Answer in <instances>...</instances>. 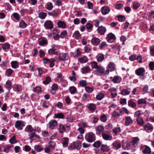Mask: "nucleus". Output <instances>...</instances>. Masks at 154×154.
<instances>
[{
	"label": "nucleus",
	"mask_w": 154,
	"mask_h": 154,
	"mask_svg": "<svg viewBox=\"0 0 154 154\" xmlns=\"http://www.w3.org/2000/svg\"><path fill=\"white\" fill-rule=\"evenodd\" d=\"M78 60L81 63H85L87 62L88 59L87 57L85 56L82 58H79Z\"/></svg>",
	"instance_id": "obj_31"
},
{
	"label": "nucleus",
	"mask_w": 154,
	"mask_h": 154,
	"mask_svg": "<svg viewBox=\"0 0 154 154\" xmlns=\"http://www.w3.org/2000/svg\"><path fill=\"white\" fill-rule=\"evenodd\" d=\"M141 115L140 112V110H138L134 113V116L135 117L137 118H140V116Z\"/></svg>",
	"instance_id": "obj_61"
},
{
	"label": "nucleus",
	"mask_w": 154,
	"mask_h": 154,
	"mask_svg": "<svg viewBox=\"0 0 154 154\" xmlns=\"http://www.w3.org/2000/svg\"><path fill=\"white\" fill-rule=\"evenodd\" d=\"M112 131L113 133L115 135H116L118 132H120L121 131V129L120 128H117L113 129Z\"/></svg>",
	"instance_id": "obj_53"
},
{
	"label": "nucleus",
	"mask_w": 154,
	"mask_h": 154,
	"mask_svg": "<svg viewBox=\"0 0 154 154\" xmlns=\"http://www.w3.org/2000/svg\"><path fill=\"white\" fill-rule=\"evenodd\" d=\"M44 26L47 29H51L52 28L53 26V22L50 20H47L44 23Z\"/></svg>",
	"instance_id": "obj_7"
},
{
	"label": "nucleus",
	"mask_w": 154,
	"mask_h": 154,
	"mask_svg": "<svg viewBox=\"0 0 154 154\" xmlns=\"http://www.w3.org/2000/svg\"><path fill=\"white\" fill-rule=\"evenodd\" d=\"M104 97V94L102 93H100L97 95L96 98L98 100H101Z\"/></svg>",
	"instance_id": "obj_37"
},
{
	"label": "nucleus",
	"mask_w": 154,
	"mask_h": 154,
	"mask_svg": "<svg viewBox=\"0 0 154 154\" xmlns=\"http://www.w3.org/2000/svg\"><path fill=\"white\" fill-rule=\"evenodd\" d=\"M51 81V78L49 77H47L45 80L43 82V83L45 84H47L49 83Z\"/></svg>",
	"instance_id": "obj_48"
},
{
	"label": "nucleus",
	"mask_w": 154,
	"mask_h": 154,
	"mask_svg": "<svg viewBox=\"0 0 154 154\" xmlns=\"http://www.w3.org/2000/svg\"><path fill=\"white\" fill-rule=\"evenodd\" d=\"M10 47V44L8 43H5L2 45V48L4 50L9 49Z\"/></svg>",
	"instance_id": "obj_28"
},
{
	"label": "nucleus",
	"mask_w": 154,
	"mask_h": 154,
	"mask_svg": "<svg viewBox=\"0 0 154 154\" xmlns=\"http://www.w3.org/2000/svg\"><path fill=\"white\" fill-rule=\"evenodd\" d=\"M55 60V59H54V58H51L49 60V62L50 63V67H52L54 66V62Z\"/></svg>",
	"instance_id": "obj_50"
},
{
	"label": "nucleus",
	"mask_w": 154,
	"mask_h": 154,
	"mask_svg": "<svg viewBox=\"0 0 154 154\" xmlns=\"http://www.w3.org/2000/svg\"><path fill=\"white\" fill-rule=\"evenodd\" d=\"M50 128L53 129L57 124V122L55 120H51L48 123Z\"/></svg>",
	"instance_id": "obj_12"
},
{
	"label": "nucleus",
	"mask_w": 154,
	"mask_h": 154,
	"mask_svg": "<svg viewBox=\"0 0 154 154\" xmlns=\"http://www.w3.org/2000/svg\"><path fill=\"white\" fill-rule=\"evenodd\" d=\"M42 91L41 88L40 87H37L33 89V91L35 92L39 93Z\"/></svg>",
	"instance_id": "obj_54"
},
{
	"label": "nucleus",
	"mask_w": 154,
	"mask_h": 154,
	"mask_svg": "<svg viewBox=\"0 0 154 154\" xmlns=\"http://www.w3.org/2000/svg\"><path fill=\"white\" fill-rule=\"evenodd\" d=\"M11 146L9 145H7L4 149V152L8 153L10 151Z\"/></svg>",
	"instance_id": "obj_64"
},
{
	"label": "nucleus",
	"mask_w": 154,
	"mask_h": 154,
	"mask_svg": "<svg viewBox=\"0 0 154 154\" xmlns=\"http://www.w3.org/2000/svg\"><path fill=\"white\" fill-rule=\"evenodd\" d=\"M102 136L103 138L105 140H110L112 139V136L106 132L103 133H102Z\"/></svg>",
	"instance_id": "obj_14"
},
{
	"label": "nucleus",
	"mask_w": 154,
	"mask_h": 154,
	"mask_svg": "<svg viewBox=\"0 0 154 154\" xmlns=\"http://www.w3.org/2000/svg\"><path fill=\"white\" fill-rule=\"evenodd\" d=\"M33 131H34V129L31 125H27L25 129V131L26 132H31Z\"/></svg>",
	"instance_id": "obj_30"
},
{
	"label": "nucleus",
	"mask_w": 154,
	"mask_h": 154,
	"mask_svg": "<svg viewBox=\"0 0 154 154\" xmlns=\"http://www.w3.org/2000/svg\"><path fill=\"white\" fill-rule=\"evenodd\" d=\"M96 72L97 75H101L105 72L104 68L101 66H99L96 69Z\"/></svg>",
	"instance_id": "obj_10"
},
{
	"label": "nucleus",
	"mask_w": 154,
	"mask_h": 154,
	"mask_svg": "<svg viewBox=\"0 0 154 154\" xmlns=\"http://www.w3.org/2000/svg\"><path fill=\"white\" fill-rule=\"evenodd\" d=\"M82 73L83 74H86L89 72L90 71V67L87 66L83 67L82 68Z\"/></svg>",
	"instance_id": "obj_21"
},
{
	"label": "nucleus",
	"mask_w": 154,
	"mask_h": 154,
	"mask_svg": "<svg viewBox=\"0 0 154 154\" xmlns=\"http://www.w3.org/2000/svg\"><path fill=\"white\" fill-rule=\"evenodd\" d=\"M98 66H99L96 62L94 61L91 62V67L92 68L96 69Z\"/></svg>",
	"instance_id": "obj_43"
},
{
	"label": "nucleus",
	"mask_w": 154,
	"mask_h": 154,
	"mask_svg": "<svg viewBox=\"0 0 154 154\" xmlns=\"http://www.w3.org/2000/svg\"><path fill=\"white\" fill-rule=\"evenodd\" d=\"M124 112L125 113L127 114H128L129 113V111L128 109L125 108V107H124L122 108L120 111V113H122L123 112Z\"/></svg>",
	"instance_id": "obj_63"
},
{
	"label": "nucleus",
	"mask_w": 154,
	"mask_h": 154,
	"mask_svg": "<svg viewBox=\"0 0 154 154\" xmlns=\"http://www.w3.org/2000/svg\"><path fill=\"white\" fill-rule=\"evenodd\" d=\"M57 25L59 28L64 29L66 27V24L65 22L60 20L58 21Z\"/></svg>",
	"instance_id": "obj_17"
},
{
	"label": "nucleus",
	"mask_w": 154,
	"mask_h": 154,
	"mask_svg": "<svg viewBox=\"0 0 154 154\" xmlns=\"http://www.w3.org/2000/svg\"><path fill=\"white\" fill-rule=\"evenodd\" d=\"M68 138L67 137H65L64 138V140L63 142V146L66 147L68 146Z\"/></svg>",
	"instance_id": "obj_35"
},
{
	"label": "nucleus",
	"mask_w": 154,
	"mask_h": 154,
	"mask_svg": "<svg viewBox=\"0 0 154 154\" xmlns=\"http://www.w3.org/2000/svg\"><path fill=\"white\" fill-rule=\"evenodd\" d=\"M140 4L137 2H135L133 3V7L134 10H137L140 6Z\"/></svg>",
	"instance_id": "obj_46"
},
{
	"label": "nucleus",
	"mask_w": 154,
	"mask_h": 154,
	"mask_svg": "<svg viewBox=\"0 0 154 154\" xmlns=\"http://www.w3.org/2000/svg\"><path fill=\"white\" fill-rule=\"evenodd\" d=\"M91 42L93 44L97 45L100 43V40L99 38L94 37L92 38Z\"/></svg>",
	"instance_id": "obj_25"
},
{
	"label": "nucleus",
	"mask_w": 154,
	"mask_h": 154,
	"mask_svg": "<svg viewBox=\"0 0 154 154\" xmlns=\"http://www.w3.org/2000/svg\"><path fill=\"white\" fill-rule=\"evenodd\" d=\"M110 11L109 8L107 6H103L101 8V12L103 15H106L108 14Z\"/></svg>",
	"instance_id": "obj_8"
},
{
	"label": "nucleus",
	"mask_w": 154,
	"mask_h": 154,
	"mask_svg": "<svg viewBox=\"0 0 154 154\" xmlns=\"http://www.w3.org/2000/svg\"><path fill=\"white\" fill-rule=\"evenodd\" d=\"M34 149L37 152H40L43 150V148L39 145H35L34 147Z\"/></svg>",
	"instance_id": "obj_34"
},
{
	"label": "nucleus",
	"mask_w": 154,
	"mask_h": 154,
	"mask_svg": "<svg viewBox=\"0 0 154 154\" xmlns=\"http://www.w3.org/2000/svg\"><path fill=\"white\" fill-rule=\"evenodd\" d=\"M79 84L82 87H85L87 84L86 81L84 80H81L79 82Z\"/></svg>",
	"instance_id": "obj_57"
},
{
	"label": "nucleus",
	"mask_w": 154,
	"mask_h": 154,
	"mask_svg": "<svg viewBox=\"0 0 154 154\" xmlns=\"http://www.w3.org/2000/svg\"><path fill=\"white\" fill-rule=\"evenodd\" d=\"M113 146L116 149H118L120 148L121 145L120 143L117 141H115L113 143Z\"/></svg>",
	"instance_id": "obj_27"
},
{
	"label": "nucleus",
	"mask_w": 154,
	"mask_h": 154,
	"mask_svg": "<svg viewBox=\"0 0 154 154\" xmlns=\"http://www.w3.org/2000/svg\"><path fill=\"white\" fill-rule=\"evenodd\" d=\"M67 34V32L66 30H63L60 34V37L61 38H65Z\"/></svg>",
	"instance_id": "obj_45"
},
{
	"label": "nucleus",
	"mask_w": 154,
	"mask_h": 154,
	"mask_svg": "<svg viewBox=\"0 0 154 154\" xmlns=\"http://www.w3.org/2000/svg\"><path fill=\"white\" fill-rule=\"evenodd\" d=\"M116 68L115 65L114 63L112 62H110L108 64L105 73L106 74H109L110 71H112L115 69Z\"/></svg>",
	"instance_id": "obj_2"
},
{
	"label": "nucleus",
	"mask_w": 154,
	"mask_h": 154,
	"mask_svg": "<svg viewBox=\"0 0 154 154\" xmlns=\"http://www.w3.org/2000/svg\"><path fill=\"white\" fill-rule=\"evenodd\" d=\"M49 14L50 15L54 17H57L58 15V13L55 11H53L49 13Z\"/></svg>",
	"instance_id": "obj_55"
},
{
	"label": "nucleus",
	"mask_w": 154,
	"mask_h": 154,
	"mask_svg": "<svg viewBox=\"0 0 154 154\" xmlns=\"http://www.w3.org/2000/svg\"><path fill=\"white\" fill-rule=\"evenodd\" d=\"M69 89L71 94H74L77 91L76 88L74 86H71L69 87Z\"/></svg>",
	"instance_id": "obj_39"
},
{
	"label": "nucleus",
	"mask_w": 154,
	"mask_h": 154,
	"mask_svg": "<svg viewBox=\"0 0 154 154\" xmlns=\"http://www.w3.org/2000/svg\"><path fill=\"white\" fill-rule=\"evenodd\" d=\"M140 149L142 150L143 153L150 154L151 153V150L150 148L146 145H141L140 146Z\"/></svg>",
	"instance_id": "obj_5"
},
{
	"label": "nucleus",
	"mask_w": 154,
	"mask_h": 154,
	"mask_svg": "<svg viewBox=\"0 0 154 154\" xmlns=\"http://www.w3.org/2000/svg\"><path fill=\"white\" fill-rule=\"evenodd\" d=\"M88 108L92 112L94 111L95 109V105L93 103H91L89 105Z\"/></svg>",
	"instance_id": "obj_36"
},
{
	"label": "nucleus",
	"mask_w": 154,
	"mask_h": 154,
	"mask_svg": "<svg viewBox=\"0 0 154 154\" xmlns=\"http://www.w3.org/2000/svg\"><path fill=\"white\" fill-rule=\"evenodd\" d=\"M145 69L143 68H140L137 69L136 71V74L138 75H142L145 72Z\"/></svg>",
	"instance_id": "obj_16"
},
{
	"label": "nucleus",
	"mask_w": 154,
	"mask_h": 154,
	"mask_svg": "<svg viewBox=\"0 0 154 154\" xmlns=\"http://www.w3.org/2000/svg\"><path fill=\"white\" fill-rule=\"evenodd\" d=\"M39 17L41 19H44L46 16V14L44 12H40L39 14Z\"/></svg>",
	"instance_id": "obj_52"
},
{
	"label": "nucleus",
	"mask_w": 154,
	"mask_h": 154,
	"mask_svg": "<svg viewBox=\"0 0 154 154\" xmlns=\"http://www.w3.org/2000/svg\"><path fill=\"white\" fill-rule=\"evenodd\" d=\"M121 114V113L120 112V111L119 112H118L116 110H115L112 113V116L113 117L118 119L119 118L121 115H122Z\"/></svg>",
	"instance_id": "obj_23"
},
{
	"label": "nucleus",
	"mask_w": 154,
	"mask_h": 154,
	"mask_svg": "<svg viewBox=\"0 0 154 154\" xmlns=\"http://www.w3.org/2000/svg\"><path fill=\"white\" fill-rule=\"evenodd\" d=\"M121 78L118 76L116 75L112 78V81L115 83H119L122 81Z\"/></svg>",
	"instance_id": "obj_11"
},
{
	"label": "nucleus",
	"mask_w": 154,
	"mask_h": 154,
	"mask_svg": "<svg viewBox=\"0 0 154 154\" xmlns=\"http://www.w3.org/2000/svg\"><path fill=\"white\" fill-rule=\"evenodd\" d=\"M73 35L75 38L76 39L80 37L81 35L78 31H76L73 34Z\"/></svg>",
	"instance_id": "obj_56"
},
{
	"label": "nucleus",
	"mask_w": 154,
	"mask_h": 154,
	"mask_svg": "<svg viewBox=\"0 0 154 154\" xmlns=\"http://www.w3.org/2000/svg\"><path fill=\"white\" fill-rule=\"evenodd\" d=\"M96 130L99 132L100 133L104 130V128L103 126L100 125L97 127Z\"/></svg>",
	"instance_id": "obj_58"
},
{
	"label": "nucleus",
	"mask_w": 154,
	"mask_h": 154,
	"mask_svg": "<svg viewBox=\"0 0 154 154\" xmlns=\"http://www.w3.org/2000/svg\"><path fill=\"white\" fill-rule=\"evenodd\" d=\"M48 43V41L47 40L42 39L38 43L39 45L41 46H43L44 45L47 44Z\"/></svg>",
	"instance_id": "obj_42"
},
{
	"label": "nucleus",
	"mask_w": 154,
	"mask_h": 154,
	"mask_svg": "<svg viewBox=\"0 0 154 154\" xmlns=\"http://www.w3.org/2000/svg\"><path fill=\"white\" fill-rule=\"evenodd\" d=\"M68 56L67 54L62 53L60 54L58 57H56L55 60L57 61L62 60L64 61L67 60L68 58Z\"/></svg>",
	"instance_id": "obj_3"
},
{
	"label": "nucleus",
	"mask_w": 154,
	"mask_h": 154,
	"mask_svg": "<svg viewBox=\"0 0 154 154\" xmlns=\"http://www.w3.org/2000/svg\"><path fill=\"white\" fill-rule=\"evenodd\" d=\"M138 103L139 104H146V101L145 99H140L138 100L137 101Z\"/></svg>",
	"instance_id": "obj_59"
},
{
	"label": "nucleus",
	"mask_w": 154,
	"mask_h": 154,
	"mask_svg": "<svg viewBox=\"0 0 154 154\" xmlns=\"http://www.w3.org/2000/svg\"><path fill=\"white\" fill-rule=\"evenodd\" d=\"M10 142L11 144H14L17 142L15 139V136L11 138L10 139Z\"/></svg>",
	"instance_id": "obj_47"
},
{
	"label": "nucleus",
	"mask_w": 154,
	"mask_h": 154,
	"mask_svg": "<svg viewBox=\"0 0 154 154\" xmlns=\"http://www.w3.org/2000/svg\"><path fill=\"white\" fill-rule=\"evenodd\" d=\"M139 141V139L138 137H135L133 138L132 140V145L134 146H135V145H137Z\"/></svg>",
	"instance_id": "obj_24"
},
{
	"label": "nucleus",
	"mask_w": 154,
	"mask_h": 154,
	"mask_svg": "<svg viewBox=\"0 0 154 154\" xmlns=\"http://www.w3.org/2000/svg\"><path fill=\"white\" fill-rule=\"evenodd\" d=\"M137 121L138 124L140 126L143 125L144 124V122L143 119L141 118H139L137 119Z\"/></svg>",
	"instance_id": "obj_33"
},
{
	"label": "nucleus",
	"mask_w": 154,
	"mask_h": 154,
	"mask_svg": "<svg viewBox=\"0 0 154 154\" xmlns=\"http://www.w3.org/2000/svg\"><path fill=\"white\" fill-rule=\"evenodd\" d=\"M53 8L52 4L50 2H49L47 4L46 8L49 10H51Z\"/></svg>",
	"instance_id": "obj_38"
},
{
	"label": "nucleus",
	"mask_w": 154,
	"mask_h": 154,
	"mask_svg": "<svg viewBox=\"0 0 154 154\" xmlns=\"http://www.w3.org/2000/svg\"><path fill=\"white\" fill-rule=\"evenodd\" d=\"M70 147L72 149L75 148L79 149L81 147V143L80 141L75 142L71 145Z\"/></svg>",
	"instance_id": "obj_6"
},
{
	"label": "nucleus",
	"mask_w": 154,
	"mask_h": 154,
	"mask_svg": "<svg viewBox=\"0 0 154 154\" xmlns=\"http://www.w3.org/2000/svg\"><path fill=\"white\" fill-rule=\"evenodd\" d=\"M101 144V142L100 141H98L95 142L94 143L93 146L95 147L98 148L100 146Z\"/></svg>",
	"instance_id": "obj_51"
},
{
	"label": "nucleus",
	"mask_w": 154,
	"mask_h": 154,
	"mask_svg": "<svg viewBox=\"0 0 154 154\" xmlns=\"http://www.w3.org/2000/svg\"><path fill=\"white\" fill-rule=\"evenodd\" d=\"M130 93V89L128 88V89H123L121 92V94L125 96L129 94Z\"/></svg>",
	"instance_id": "obj_20"
},
{
	"label": "nucleus",
	"mask_w": 154,
	"mask_h": 154,
	"mask_svg": "<svg viewBox=\"0 0 154 154\" xmlns=\"http://www.w3.org/2000/svg\"><path fill=\"white\" fill-rule=\"evenodd\" d=\"M65 128L64 125L62 124L59 125V131L60 133H63L65 131Z\"/></svg>",
	"instance_id": "obj_29"
},
{
	"label": "nucleus",
	"mask_w": 154,
	"mask_h": 154,
	"mask_svg": "<svg viewBox=\"0 0 154 154\" xmlns=\"http://www.w3.org/2000/svg\"><path fill=\"white\" fill-rule=\"evenodd\" d=\"M69 79L71 81L73 82H75L76 79L75 73L74 70L72 71V75L69 77Z\"/></svg>",
	"instance_id": "obj_19"
},
{
	"label": "nucleus",
	"mask_w": 154,
	"mask_h": 154,
	"mask_svg": "<svg viewBox=\"0 0 154 154\" xmlns=\"http://www.w3.org/2000/svg\"><path fill=\"white\" fill-rule=\"evenodd\" d=\"M13 16L17 20H20V15L17 13H14L12 14Z\"/></svg>",
	"instance_id": "obj_49"
},
{
	"label": "nucleus",
	"mask_w": 154,
	"mask_h": 154,
	"mask_svg": "<svg viewBox=\"0 0 154 154\" xmlns=\"http://www.w3.org/2000/svg\"><path fill=\"white\" fill-rule=\"evenodd\" d=\"M106 39L107 41L109 42L112 40H115L116 39L115 35L112 33H110L108 34L106 37Z\"/></svg>",
	"instance_id": "obj_13"
},
{
	"label": "nucleus",
	"mask_w": 154,
	"mask_h": 154,
	"mask_svg": "<svg viewBox=\"0 0 154 154\" xmlns=\"http://www.w3.org/2000/svg\"><path fill=\"white\" fill-rule=\"evenodd\" d=\"M11 66L13 68H16L18 67V64L16 61H13L11 62Z\"/></svg>",
	"instance_id": "obj_40"
},
{
	"label": "nucleus",
	"mask_w": 154,
	"mask_h": 154,
	"mask_svg": "<svg viewBox=\"0 0 154 154\" xmlns=\"http://www.w3.org/2000/svg\"><path fill=\"white\" fill-rule=\"evenodd\" d=\"M85 138L88 142H92L95 140V136L92 133H89L85 135Z\"/></svg>",
	"instance_id": "obj_1"
},
{
	"label": "nucleus",
	"mask_w": 154,
	"mask_h": 154,
	"mask_svg": "<svg viewBox=\"0 0 154 154\" xmlns=\"http://www.w3.org/2000/svg\"><path fill=\"white\" fill-rule=\"evenodd\" d=\"M20 27L22 28H25L27 26V24L23 20H22L19 23Z\"/></svg>",
	"instance_id": "obj_32"
},
{
	"label": "nucleus",
	"mask_w": 154,
	"mask_h": 154,
	"mask_svg": "<svg viewBox=\"0 0 154 154\" xmlns=\"http://www.w3.org/2000/svg\"><path fill=\"white\" fill-rule=\"evenodd\" d=\"M25 124L24 123L20 120H17L16 122L15 126V127L18 129L20 130H22L23 127L25 126Z\"/></svg>",
	"instance_id": "obj_4"
},
{
	"label": "nucleus",
	"mask_w": 154,
	"mask_h": 154,
	"mask_svg": "<svg viewBox=\"0 0 154 154\" xmlns=\"http://www.w3.org/2000/svg\"><path fill=\"white\" fill-rule=\"evenodd\" d=\"M13 72V70L11 69H8L6 71V74L8 76H10Z\"/></svg>",
	"instance_id": "obj_62"
},
{
	"label": "nucleus",
	"mask_w": 154,
	"mask_h": 154,
	"mask_svg": "<svg viewBox=\"0 0 154 154\" xmlns=\"http://www.w3.org/2000/svg\"><path fill=\"white\" fill-rule=\"evenodd\" d=\"M133 122V121L131 117L130 116H127L125 118V124L126 126H128Z\"/></svg>",
	"instance_id": "obj_15"
},
{
	"label": "nucleus",
	"mask_w": 154,
	"mask_h": 154,
	"mask_svg": "<svg viewBox=\"0 0 154 154\" xmlns=\"http://www.w3.org/2000/svg\"><path fill=\"white\" fill-rule=\"evenodd\" d=\"M128 104L129 106L131 108H134L136 106V103L132 101L131 100L128 101Z\"/></svg>",
	"instance_id": "obj_26"
},
{
	"label": "nucleus",
	"mask_w": 154,
	"mask_h": 154,
	"mask_svg": "<svg viewBox=\"0 0 154 154\" xmlns=\"http://www.w3.org/2000/svg\"><path fill=\"white\" fill-rule=\"evenodd\" d=\"M86 91L88 93H91L92 92L93 90L92 88H90L88 86H87L85 88Z\"/></svg>",
	"instance_id": "obj_60"
},
{
	"label": "nucleus",
	"mask_w": 154,
	"mask_h": 154,
	"mask_svg": "<svg viewBox=\"0 0 154 154\" xmlns=\"http://www.w3.org/2000/svg\"><path fill=\"white\" fill-rule=\"evenodd\" d=\"M97 30L99 33L101 35H103L106 32V29L105 27L101 26L98 27Z\"/></svg>",
	"instance_id": "obj_9"
},
{
	"label": "nucleus",
	"mask_w": 154,
	"mask_h": 154,
	"mask_svg": "<svg viewBox=\"0 0 154 154\" xmlns=\"http://www.w3.org/2000/svg\"><path fill=\"white\" fill-rule=\"evenodd\" d=\"M55 49L54 47L50 49L48 51V53L50 55H52L53 54H57V52H55Z\"/></svg>",
	"instance_id": "obj_44"
},
{
	"label": "nucleus",
	"mask_w": 154,
	"mask_h": 154,
	"mask_svg": "<svg viewBox=\"0 0 154 154\" xmlns=\"http://www.w3.org/2000/svg\"><path fill=\"white\" fill-rule=\"evenodd\" d=\"M96 58L97 61L101 62L104 59V56L101 54H99L97 56Z\"/></svg>",
	"instance_id": "obj_18"
},
{
	"label": "nucleus",
	"mask_w": 154,
	"mask_h": 154,
	"mask_svg": "<svg viewBox=\"0 0 154 154\" xmlns=\"http://www.w3.org/2000/svg\"><path fill=\"white\" fill-rule=\"evenodd\" d=\"M101 150L103 152L107 151L109 150L108 147L106 145H102L101 147Z\"/></svg>",
	"instance_id": "obj_41"
},
{
	"label": "nucleus",
	"mask_w": 154,
	"mask_h": 154,
	"mask_svg": "<svg viewBox=\"0 0 154 154\" xmlns=\"http://www.w3.org/2000/svg\"><path fill=\"white\" fill-rule=\"evenodd\" d=\"M144 130L146 131L152 130L153 129L152 126L150 124H147L144 126Z\"/></svg>",
	"instance_id": "obj_22"
}]
</instances>
